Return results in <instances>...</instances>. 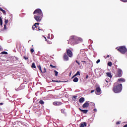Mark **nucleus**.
<instances>
[{"label": "nucleus", "mask_w": 127, "mask_h": 127, "mask_svg": "<svg viewBox=\"0 0 127 127\" xmlns=\"http://www.w3.org/2000/svg\"><path fill=\"white\" fill-rule=\"evenodd\" d=\"M122 90H123V84L118 83H114L113 88V92H114V93H121Z\"/></svg>", "instance_id": "obj_1"}, {"label": "nucleus", "mask_w": 127, "mask_h": 127, "mask_svg": "<svg viewBox=\"0 0 127 127\" xmlns=\"http://www.w3.org/2000/svg\"><path fill=\"white\" fill-rule=\"evenodd\" d=\"M76 36H71L68 40V43L71 44V45H75V44H78V42H76Z\"/></svg>", "instance_id": "obj_2"}, {"label": "nucleus", "mask_w": 127, "mask_h": 127, "mask_svg": "<svg viewBox=\"0 0 127 127\" xmlns=\"http://www.w3.org/2000/svg\"><path fill=\"white\" fill-rule=\"evenodd\" d=\"M118 51L122 53V54H125L126 52L127 51V48H126V46H121L118 49Z\"/></svg>", "instance_id": "obj_3"}, {"label": "nucleus", "mask_w": 127, "mask_h": 127, "mask_svg": "<svg viewBox=\"0 0 127 127\" xmlns=\"http://www.w3.org/2000/svg\"><path fill=\"white\" fill-rule=\"evenodd\" d=\"M123 76V70L121 68H118L117 74L115 75L116 78H120Z\"/></svg>", "instance_id": "obj_4"}, {"label": "nucleus", "mask_w": 127, "mask_h": 127, "mask_svg": "<svg viewBox=\"0 0 127 127\" xmlns=\"http://www.w3.org/2000/svg\"><path fill=\"white\" fill-rule=\"evenodd\" d=\"M33 14H37V15H43L42 10L39 8L36 9L33 13Z\"/></svg>", "instance_id": "obj_5"}, {"label": "nucleus", "mask_w": 127, "mask_h": 127, "mask_svg": "<svg viewBox=\"0 0 127 127\" xmlns=\"http://www.w3.org/2000/svg\"><path fill=\"white\" fill-rule=\"evenodd\" d=\"M42 17H43V15H35L34 16V18H35L37 22H40L41 19H42Z\"/></svg>", "instance_id": "obj_6"}, {"label": "nucleus", "mask_w": 127, "mask_h": 127, "mask_svg": "<svg viewBox=\"0 0 127 127\" xmlns=\"http://www.w3.org/2000/svg\"><path fill=\"white\" fill-rule=\"evenodd\" d=\"M96 92H95V94L96 95H99L102 94V90H101V87H100V86L96 87Z\"/></svg>", "instance_id": "obj_7"}, {"label": "nucleus", "mask_w": 127, "mask_h": 127, "mask_svg": "<svg viewBox=\"0 0 127 127\" xmlns=\"http://www.w3.org/2000/svg\"><path fill=\"white\" fill-rule=\"evenodd\" d=\"M66 51L68 57H72L73 56V53H72V51H71V50L66 49Z\"/></svg>", "instance_id": "obj_8"}, {"label": "nucleus", "mask_w": 127, "mask_h": 127, "mask_svg": "<svg viewBox=\"0 0 127 127\" xmlns=\"http://www.w3.org/2000/svg\"><path fill=\"white\" fill-rule=\"evenodd\" d=\"M89 106H90V103H89V102H86L84 104H83V105H82V108H83V109H86L87 108L89 107Z\"/></svg>", "instance_id": "obj_9"}, {"label": "nucleus", "mask_w": 127, "mask_h": 127, "mask_svg": "<svg viewBox=\"0 0 127 127\" xmlns=\"http://www.w3.org/2000/svg\"><path fill=\"white\" fill-rule=\"evenodd\" d=\"M62 104V102H61L55 101V102H53L54 106H61Z\"/></svg>", "instance_id": "obj_10"}, {"label": "nucleus", "mask_w": 127, "mask_h": 127, "mask_svg": "<svg viewBox=\"0 0 127 127\" xmlns=\"http://www.w3.org/2000/svg\"><path fill=\"white\" fill-rule=\"evenodd\" d=\"M88 61H89V59H88V58L86 57V56L85 57V60L81 59V62L83 63H86V62H88Z\"/></svg>", "instance_id": "obj_11"}, {"label": "nucleus", "mask_w": 127, "mask_h": 127, "mask_svg": "<svg viewBox=\"0 0 127 127\" xmlns=\"http://www.w3.org/2000/svg\"><path fill=\"white\" fill-rule=\"evenodd\" d=\"M36 25H39V23H35L34 25L32 27L33 30H35L36 28H37Z\"/></svg>", "instance_id": "obj_12"}, {"label": "nucleus", "mask_w": 127, "mask_h": 127, "mask_svg": "<svg viewBox=\"0 0 127 127\" xmlns=\"http://www.w3.org/2000/svg\"><path fill=\"white\" fill-rule=\"evenodd\" d=\"M64 59L65 61H68V60H69V57H68V56H67V54H66V53H65L64 55Z\"/></svg>", "instance_id": "obj_13"}, {"label": "nucleus", "mask_w": 127, "mask_h": 127, "mask_svg": "<svg viewBox=\"0 0 127 127\" xmlns=\"http://www.w3.org/2000/svg\"><path fill=\"white\" fill-rule=\"evenodd\" d=\"M79 111L82 112L83 114H87L88 113V110H82L81 108H79Z\"/></svg>", "instance_id": "obj_14"}, {"label": "nucleus", "mask_w": 127, "mask_h": 127, "mask_svg": "<svg viewBox=\"0 0 127 127\" xmlns=\"http://www.w3.org/2000/svg\"><path fill=\"white\" fill-rule=\"evenodd\" d=\"M79 102L80 103H84L85 102V98L84 97H81L79 99Z\"/></svg>", "instance_id": "obj_15"}, {"label": "nucleus", "mask_w": 127, "mask_h": 127, "mask_svg": "<svg viewBox=\"0 0 127 127\" xmlns=\"http://www.w3.org/2000/svg\"><path fill=\"white\" fill-rule=\"evenodd\" d=\"M76 42H78V43H79V41H80V42H81V41H83V40L82 39V38H79L78 37H76Z\"/></svg>", "instance_id": "obj_16"}, {"label": "nucleus", "mask_w": 127, "mask_h": 127, "mask_svg": "<svg viewBox=\"0 0 127 127\" xmlns=\"http://www.w3.org/2000/svg\"><path fill=\"white\" fill-rule=\"evenodd\" d=\"M87 127V123H86L85 122H84L83 123H81L80 124V127Z\"/></svg>", "instance_id": "obj_17"}, {"label": "nucleus", "mask_w": 127, "mask_h": 127, "mask_svg": "<svg viewBox=\"0 0 127 127\" xmlns=\"http://www.w3.org/2000/svg\"><path fill=\"white\" fill-rule=\"evenodd\" d=\"M118 81L119 82H126V79H125L124 78H119L118 79Z\"/></svg>", "instance_id": "obj_18"}, {"label": "nucleus", "mask_w": 127, "mask_h": 127, "mask_svg": "<svg viewBox=\"0 0 127 127\" xmlns=\"http://www.w3.org/2000/svg\"><path fill=\"white\" fill-rule=\"evenodd\" d=\"M106 75L108 76V77H109V78H112V77H113V75H112V73H111V72H107Z\"/></svg>", "instance_id": "obj_19"}, {"label": "nucleus", "mask_w": 127, "mask_h": 127, "mask_svg": "<svg viewBox=\"0 0 127 127\" xmlns=\"http://www.w3.org/2000/svg\"><path fill=\"white\" fill-rule=\"evenodd\" d=\"M73 81L74 82H78V81H79V79L78 78V77H75V78L73 79Z\"/></svg>", "instance_id": "obj_20"}, {"label": "nucleus", "mask_w": 127, "mask_h": 127, "mask_svg": "<svg viewBox=\"0 0 127 127\" xmlns=\"http://www.w3.org/2000/svg\"><path fill=\"white\" fill-rule=\"evenodd\" d=\"M0 25L1 26H2V19L1 18V17H0Z\"/></svg>", "instance_id": "obj_21"}, {"label": "nucleus", "mask_w": 127, "mask_h": 127, "mask_svg": "<svg viewBox=\"0 0 127 127\" xmlns=\"http://www.w3.org/2000/svg\"><path fill=\"white\" fill-rule=\"evenodd\" d=\"M39 104H40V105H44V101H43L42 100H41L39 101Z\"/></svg>", "instance_id": "obj_22"}, {"label": "nucleus", "mask_w": 127, "mask_h": 127, "mask_svg": "<svg viewBox=\"0 0 127 127\" xmlns=\"http://www.w3.org/2000/svg\"><path fill=\"white\" fill-rule=\"evenodd\" d=\"M32 68H36V66L35 65V63H33L32 66H31Z\"/></svg>", "instance_id": "obj_23"}, {"label": "nucleus", "mask_w": 127, "mask_h": 127, "mask_svg": "<svg viewBox=\"0 0 127 127\" xmlns=\"http://www.w3.org/2000/svg\"><path fill=\"white\" fill-rule=\"evenodd\" d=\"M80 71H77L76 74H74V76H80Z\"/></svg>", "instance_id": "obj_24"}, {"label": "nucleus", "mask_w": 127, "mask_h": 127, "mask_svg": "<svg viewBox=\"0 0 127 127\" xmlns=\"http://www.w3.org/2000/svg\"><path fill=\"white\" fill-rule=\"evenodd\" d=\"M113 65V63L112 62H109L108 63V66H109V67H112V65Z\"/></svg>", "instance_id": "obj_25"}, {"label": "nucleus", "mask_w": 127, "mask_h": 127, "mask_svg": "<svg viewBox=\"0 0 127 127\" xmlns=\"http://www.w3.org/2000/svg\"><path fill=\"white\" fill-rule=\"evenodd\" d=\"M56 82L57 83H61V82H64V83H65V82H68V81H59V80H56Z\"/></svg>", "instance_id": "obj_26"}, {"label": "nucleus", "mask_w": 127, "mask_h": 127, "mask_svg": "<svg viewBox=\"0 0 127 127\" xmlns=\"http://www.w3.org/2000/svg\"><path fill=\"white\" fill-rule=\"evenodd\" d=\"M38 69L40 70V71L41 72H42V69H41V66L38 65Z\"/></svg>", "instance_id": "obj_27"}, {"label": "nucleus", "mask_w": 127, "mask_h": 127, "mask_svg": "<svg viewBox=\"0 0 127 127\" xmlns=\"http://www.w3.org/2000/svg\"><path fill=\"white\" fill-rule=\"evenodd\" d=\"M42 73H46V69L45 68V67H44L43 69V71L41 72Z\"/></svg>", "instance_id": "obj_28"}, {"label": "nucleus", "mask_w": 127, "mask_h": 127, "mask_svg": "<svg viewBox=\"0 0 127 127\" xmlns=\"http://www.w3.org/2000/svg\"><path fill=\"white\" fill-rule=\"evenodd\" d=\"M54 72H55V76H58V71L56 70H54Z\"/></svg>", "instance_id": "obj_29"}, {"label": "nucleus", "mask_w": 127, "mask_h": 127, "mask_svg": "<svg viewBox=\"0 0 127 127\" xmlns=\"http://www.w3.org/2000/svg\"><path fill=\"white\" fill-rule=\"evenodd\" d=\"M61 113H62V114H65V109H62V110H61Z\"/></svg>", "instance_id": "obj_30"}, {"label": "nucleus", "mask_w": 127, "mask_h": 127, "mask_svg": "<svg viewBox=\"0 0 127 127\" xmlns=\"http://www.w3.org/2000/svg\"><path fill=\"white\" fill-rule=\"evenodd\" d=\"M4 22H5V24L6 25L7 24V23H8V20L5 19Z\"/></svg>", "instance_id": "obj_31"}, {"label": "nucleus", "mask_w": 127, "mask_h": 127, "mask_svg": "<svg viewBox=\"0 0 127 127\" xmlns=\"http://www.w3.org/2000/svg\"><path fill=\"white\" fill-rule=\"evenodd\" d=\"M48 44H52V42L50 41V40H47V41Z\"/></svg>", "instance_id": "obj_32"}, {"label": "nucleus", "mask_w": 127, "mask_h": 127, "mask_svg": "<svg viewBox=\"0 0 127 127\" xmlns=\"http://www.w3.org/2000/svg\"><path fill=\"white\" fill-rule=\"evenodd\" d=\"M30 52L31 53H33V52H34V50L33 49V48H31L30 49Z\"/></svg>", "instance_id": "obj_33"}, {"label": "nucleus", "mask_w": 127, "mask_h": 127, "mask_svg": "<svg viewBox=\"0 0 127 127\" xmlns=\"http://www.w3.org/2000/svg\"><path fill=\"white\" fill-rule=\"evenodd\" d=\"M50 67H51L52 68H56V66L52 65V64H50Z\"/></svg>", "instance_id": "obj_34"}, {"label": "nucleus", "mask_w": 127, "mask_h": 127, "mask_svg": "<svg viewBox=\"0 0 127 127\" xmlns=\"http://www.w3.org/2000/svg\"><path fill=\"white\" fill-rule=\"evenodd\" d=\"M1 54H7V52H2Z\"/></svg>", "instance_id": "obj_35"}, {"label": "nucleus", "mask_w": 127, "mask_h": 127, "mask_svg": "<svg viewBox=\"0 0 127 127\" xmlns=\"http://www.w3.org/2000/svg\"><path fill=\"white\" fill-rule=\"evenodd\" d=\"M100 62H101V60H98L96 62V63H97V64H99V63H100Z\"/></svg>", "instance_id": "obj_36"}, {"label": "nucleus", "mask_w": 127, "mask_h": 127, "mask_svg": "<svg viewBox=\"0 0 127 127\" xmlns=\"http://www.w3.org/2000/svg\"><path fill=\"white\" fill-rule=\"evenodd\" d=\"M116 125H121V121H118L116 122Z\"/></svg>", "instance_id": "obj_37"}, {"label": "nucleus", "mask_w": 127, "mask_h": 127, "mask_svg": "<svg viewBox=\"0 0 127 127\" xmlns=\"http://www.w3.org/2000/svg\"><path fill=\"white\" fill-rule=\"evenodd\" d=\"M25 60H28V58L27 57H24Z\"/></svg>", "instance_id": "obj_38"}, {"label": "nucleus", "mask_w": 127, "mask_h": 127, "mask_svg": "<svg viewBox=\"0 0 127 127\" xmlns=\"http://www.w3.org/2000/svg\"><path fill=\"white\" fill-rule=\"evenodd\" d=\"M2 12L4 14H5V13H6L5 10H3L2 11Z\"/></svg>", "instance_id": "obj_39"}, {"label": "nucleus", "mask_w": 127, "mask_h": 127, "mask_svg": "<svg viewBox=\"0 0 127 127\" xmlns=\"http://www.w3.org/2000/svg\"><path fill=\"white\" fill-rule=\"evenodd\" d=\"M124 2H127V0H121Z\"/></svg>", "instance_id": "obj_40"}, {"label": "nucleus", "mask_w": 127, "mask_h": 127, "mask_svg": "<svg viewBox=\"0 0 127 127\" xmlns=\"http://www.w3.org/2000/svg\"><path fill=\"white\" fill-rule=\"evenodd\" d=\"M4 29H6V24L4 25Z\"/></svg>", "instance_id": "obj_41"}, {"label": "nucleus", "mask_w": 127, "mask_h": 127, "mask_svg": "<svg viewBox=\"0 0 127 127\" xmlns=\"http://www.w3.org/2000/svg\"><path fill=\"white\" fill-rule=\"evenodd\" d=\"M73 99H74L75 100H76V99H77V96H73Z\"/></svg>", "instance_id": "obj_42"}, {"label": "nucleus", "mask_w": 127, "mask_h": 127, "mask_svg": "<svg viewBox=\"0 0 127 127\" xmlns=\"http://www.w3.org/2000/svg\"><path fill=\"white\" fill-rule=\"evenodd\" d=\"M71 74H72V71H70V72H69V76H71Z\"/></svg>", "instance_id": "obj_43"}, {"label": "nucleus", "mask_w": 127, "mask_h": 127, "mask_svg": "<svg viewBox=\"0 0 127 127\" xmlns=\"http://www.w3.org/2000/svg\"><path fill=\"white\" fill-rule=\"evenodd\" d=\"M88 78H89V75H87L86 76V79H88Z\"/></svg>", "instance_id": "obj_44"}, {"label": "nucleus", "mask_w": 127, "mask_h": 127, "mask_svg": "<svg viewBox=\"0 0 127 127\" xmlns=\"http://www.w3.org/2000/svg\"><path fill=\"white\" fill-rule=\"evenodd\" d=\"M95 92V90H91V92H90V93H94Z\"/></svg>", "instance_id": "obj_45"}, {"label": "nucleus", "mask_w": 127, "mask_h": 127, "mask_svg": "<svg viewBox=\"0 0 127 127\" xmlns=\"http://www.w3.org/2000/svg\"><path fill=\"white\" fill-rule=\"evenodd\" d=\"M0 11H2L3 10L2 8L0 7Z\"/></svg>", "instance_id": "obj_46"}, {"label": "nucleus", "mask_w": 127, "mask_h": 127, "mask_svg": "<svg viewBox=\"0 0 127 127\" xmlns=\"http://www.w3.org/2000/svg\"><path fill=\"white\" fill-rule=\"evenodd\" d=\"M75 77H76V76H75V75H74L71 77V79H73V78H75Z\"/></svg>", "instance_id": "obj_47"}, {"label": "nucleus", "mask_w": 127, "mask_h": 127, "mask_svg": "<svg viewBox=\"0 0 127 127\" xmlns=\"http://www.w3.org/2000/svg\"><path fill=\"white\" fill-rule=\"evenodd\" d=\"M93 111H94V112H97V109H94L93 110Z\"/></svg>", "instance_id": "obj_48"}, {"label": "nucleus", "mask_w": 127, "mask_h": 127, "mask_svg": "<svg viewBox=\"0 0 127 127\" xmlns=\"http://www.w3.org/2000/svg\"><path fill=\"white\" fill-rule=\"evenodd\" d=\"M105 81H106V83H108V79H106Z\"/></svg>", "instance_id": "obj_49"}, {"label": "nucleus", "mask_w": 127, "mask_h": 127, "mask_svg": "<svg viewBox=\"0 0 127 127\" xmlns=\"http://www.w3.org/2000/svg\"><path fill=\"white\" fill-rule=\"evenodd\" d=\"M2 105H3V103H0V106H2Z\"/></svg>", "instance_id": "obj_50"}, {"label": "nucleus", "mask_w": 127, "mask_h": 127, "mask_svg": "<svg viewBox=\"0 0 127 127\" xmlns=\"http://www.w3.org/2000/svg\"><path fill=\"white\" fill-rule=\"evenodd\" d=\"M38 30H42V29H40V27H38Z\"/></svg>", "instance_id": "obj_51"}, {"label": "nucleus", "mask_w": 127, "mask_h": 127, "mask_svg": "<svg viewBox=\"0 0 127 127\" xmlns=\"http://www.w3.org/2000/svg\"><path fill=\"white\" fill-rule=\"evenodd\" d=\"M124 127H127V124L125 125Z\"/></svg>", "instance_id": "obj_52"}, {"label": "nucleus", "mask_w": 127, "mask_h": 127, "mask_svg": "<svg viewBox=\"0 0 127 127\" xmlns=\"http://www.w3.org/2000/svg\"><path fill=\"white\" fill-rule=\"evenodd\" d=\"M45 39L46 41H47V39H46V37H45Z\"/></svg>", "instance_id": "obj_53"}, {"label": "nucleus", "mask_w": 127, "mask_h": 127, "mask_svg": "<svg viewBox=\"0 0 127 127\" xmlns=\"http://www.w3.org/2000/svg\"><path fill=\"white\" fill-rule=\"evenodd\" d=\"M52 82H56V80H52Z\"/></svg>", "instance_id": "obj_54"}, {"label": "nucleus", "mask_w": 127, "mask_h": 127, "mask_svg": "<svg viewBox=\"0 0 127 127\" xmlns=\"http://www.w3.org/2000/svg\"><path fill=\"white\" fill-rule=\"evenodd\" d=\"M77 64H78V65H80V63H79V62H78V63H77Z\"/></svg>", "instance_id": "obj_55"}, {"label": "nucleus", "mask_w": 127, "mask_h": 127, "mask_svg": "<svg viewBox=\"0 0 127 127\" xmlns=\"http://www.w3.org/2000/svg\"><path fill=\"white\" fill-rule=\"evenodd\" d=\"M75 62H76V63H78V61H75Z\"/></svg>", "instance_id": "obj_56"}, {"label": "nucleus", "mask_w": 127, "mask_h": 127, "mask_svg": "<svg viewBox=\"0 0 127 127\" xmlns=\"http://www.w3.org/2000/svg\"><path fill=\"white\" fill-rule=\"evenodd\" d=\"M107 57L109 58V57H110V55H108Z\"/></svg>", "instance_id": "obj_57"}, {"label": "nucleus", "mask_w": 127, "mask_h": 127, "mask_svg": "<svg viewBox=\"0 0 127 127\" xmlns=\"http://www.w3.org/2000/svg\"><path fill=\"white\" fill-rule=\"evenodd\" d=\"M82 59H83V60H85V57L84 58H82Z\"/></svg>", "instance_id": "obj_58"}]
</instances>
